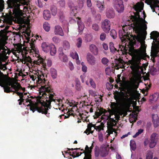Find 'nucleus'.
I'll return each instance as SVG.
<instances>
[{
	"label": "nucleus",
	"instance_id": "32",
	"mask_svg": "<svg viewBox=\"0 0 159 159\" xmlns=\"http://www.w3.org/2000/svg\"><path fill=\"white\" fill-rule=\"evenodd\" d=\"M114 126V123L109 121L107 123V130H110L112 132V131H115V129L113 128V127Z\"/></svg>",
	"mask_w": 159,
	"mask_h": 159
},
{
	"label": "nucleus",
	"instance_id": "54",
	"mask_svg": "<svg viewBox=\"0 0 159 159\" xmlns=\"http://www.w3.org/2000/svg\"><path fill=\"white\" fill-rule=\"evenodd\" d=\"M152 100L156 101L158 98V95L157 93H155L152 96Z\"/></svg>",
	"mask_w": 159,
	"mask_h": 159
},
{
	"label": "nucleus",
	"instance_id": "53",
	"mask_svg": "<svg viewBox=\"0 0 159 159\" xmlns=\"http://www.w3.org/2000/svg\"><path fill=\"white\" fill-rule=\"evenodd\" d=\"M75 153H76V155H73V154H70V156H72L73 157H78L79 156H80L82 153H83V152H77L76 151H75Z\"/></svg>",
	"mask_w": 159,
	"mask_h": 159
},
{
	"label": "nucleus",
	"instance_id": "19",
	"mask_svg": "<svg viewBox=\"0 0 159 159\" xmlns=\"http://www.w3.org/2000/svg\"><path fill=\"white\" fill-rule=\"evenodd\" d=\"M152 119L154 127H158L159 125V120L157 115L155 114H152Z\"/></svg>",
	"mask_w": 159,
	"mask_h": 159
},
{
	"label": "nucleus",
	"instance_id": "8",
	"mask_svg": "<svg viewBox=\"0 0 159 159\" xmlns=\"http://www.w3.org/2000/svg\"><path fill=\"white\" fill-rule=\"evenodd\" d=\"M27 47H24L22 49V47L20 46H18L16 48V50L18 53L21 52L23 54V57L24 61L25 62H31L32 61L31 57L28 56H26V54H28Z\"/></svg>",
	"mask_w": 159,
	"mask_h": 159
},
{
	"label": "nucleus",
	"instance_id": "25",
	"mask_svg": "<svg viewBox=\"0 0 159 159\" xmlns=\"http://www.w3.org/2000/svg\"><path fill=\"white\" fill-rule=\"evenodd\" d=\"M43 17L46 20H49L51 17L50 12L48 10H46L44 11L43 12Z\"/></svg>",
	"mask_w": 159,
	"mask_h": 159
},
{
	"label": "nucleus",
	"instance_id": "36",
	"mask_svg": "<svg viewBox=\"0 0 159 159\" xmlns=\"http://www.w3.org/2000/svg\"><path fill=\"white\" fill-rule=\"evenodd\" d=\"M50 10L52 12V15L53 16H55L57 13V9L56 6H51Z\"/></svg>",
	"mask_w": 159,
	"mask_h": 159
},
{
	"label": "nucleus",
	"instance_id": "47",
	"mask_svg": "<svg viewBox=\"0 0 159 159\" xmlns=\"http://www.w3.org/2000/svg\"><path fill=\"white\" fill-rule=\"evenodd\" d=\"M143 129H138V131L135 134L133 135V137L134 138L136 137L139 135V134H141L143 132Z\"/></svg>",
	"mask_w": 159,
	"mask_h": 159
},
{
	"label": "nucleus",
	"instance_id": "20",
	"mask_svg": "<svg viewBox=\"0 0 159 159\" xmlns=\"http://www.w3.org/2000/svg\"><path fill=\"white\" fill-rule=\"evenodd\" d=\"M54 33L55 34L61 36L64 35V33L61 27L59 25H56L55 27Z\"/></svg>",
	"mask_w": 159,
	"mask_h": 159
},
{
	"label": "nucleus",
	"instance_id": "13",
	"mask_svg": "<svg viewBox=\"0 0 159 159\" xmlns=\"http://www.w3.org/2000/svg\"><path fill=\"white\" fill-rule=\"evenodd\" d=\"M107 146L105 145L101 146L99 149L100 151V155L102 157H105L108 153V150Z\"/></svg>",
	"mask_w": 159,
	"mask_h": 159
},
{
	"label": "nucleus",
	"instance_id": "28",
	"mask_svg": "<svg viewBox=\"0 0 159 159\" xmlns=\"http://www.w3.org/2000/svg\"><path fill=\"white\" fill-rule=\"evenodd\" d=\"M50 71L51 76L53 79H55L57 77V71L56 70L53 68H51L50 69Z\"/></svg>",
	"mask_w": 159,
	"mask_h": 159
},
{
	"label": "nucleus",
	"instance_id": "50",
	"mask_svg": "<svg viewBox=\"0 0 159 159\" xmlns=\"http://www.w3.org/2000/svg\"><path fill=\"white\" fill-rule=\"evenodd\" d=\"M100 151L98 147H96L95 150V155L96 157H98L100 155Z\"/></svg>",
	"mask_w": 159,
	"mask_h": 159
},
{
	"label": "nucleus",
	"instance_id": "16",
	"mask_svg": "<svg viewBox=\"0 0 159 159\" xmlns=\"http://www.w3.org/2000/svg\"><path fill=\"white\" fill-rule=\"evenodd\" d=\"M87 59L88 62L92 65H94L96 63L95 57L90 53H88L87 56Z\"/></svg>",
	"mask_w": 159,
	"mask_h": 159
},
{
	"label": "nucleus",
	"instance_id": "2",
	"mask_svg": "<svg viewBox=\"0 0 159 159\" xmlns=\"http://www.w3.org/2000/svg\"><path fill=\"white\" fill-rule=\"evenodd\" d=\"M143 6L144 3L143 2L140 3L138 2L136 5L133 6V8L136 11L133 13L134 15H131L130 18L133 22V23L131 24V26L133 27L135 33H139L141 30L139 20L147 23L145 20L143 19V18L140 17L139 15V12H141L142 10L143 9Z\"/></svg>",
	"mask_w": 159,
	"mask_h": 159
},
{
	"label": "nucleus",
	"instance_id": "59",
	"mask_svg": "<svg viewBox=\"0 0 159 159\" xmlns=\"http://www.w3.org/2000/svg\"><path fill=\"white\" fill-rule=\"evenodd\" d=\"M89 83L91 86L93 88H95L96 85L94 81L92 79H89Z\"/></svg>",
	"mask_w": 159,
	"mask_h": 159
},
{
	"label": "nucleus",
	"instance_id": "52",
	"mask_svg": "<svg viewBox=\"0 0 159 159\" xmlns=\"http://www.w3.org/2000/svg\"><path fill=\"white\" fill-rule=\"evenodd\" d=\"M53 41L55 43H59L60 41V39L57 36H54L52 38Z\"/></svg>",
	"mask_w": 159,
	"mask_h": 159
},
{
	"label": "nucleus",
	"instance_id": "63",
	"mask_svg": "<svg viewBox=\"0 0 159 159\" xmlns=\"http://www.w3.org/2000/svg\"><path fill=\"white\" fill-rule=\"evenodd\" d=\"M69 65L70 70H73V69H74V67L73 66L72 63L70 61L69 63Z\"/></svg>",
	"mask_w": 159,
	"mask_h": 159
},
{
	"label": "nucleus",
	"instance_id": "12",
	"mask_svg": "<svg viewBox=\"0 0 159 159\" xmlns=\"http://www.w3.org/2000/svg\"><path fill=\"white\" fill-rule=\"evenodd\" d=\"M17 87V85L14 84H6L3 87L4 91L6 93H10V92H14V91L12 90V89H15Z\"/></svg>",
	"mask_w": 159,
	"mask_h": 159
},
{
	"label": "nucleus",
	"instance_id": "15",
	"mask_svg": "<svg viewBox=\"0 0 159 159\" xmlns=\"http://www.w3.org/2000/svg\"><path fill=\"white\" fill-rule=\"evenodd\" d=\"M13 6L14 8V12L17 15H21L22 13V10L20 9L21 4L17 2L14 3Z\"/></svg>",
	"mask_w": 159,
	"mask_h": 159
},
{
	"label": "nucleus",
	"instance_id": "42",
	"mask_svg": "<svg viewBox=\"0 0 159 159\" xmlns=\"http://www.w3.org/2000/svg\"><path fill=\"white\" fill-rule=\"evenodd\" d=\"M7 51V49L5 48V47H4V49L2 50V51L1 52V53L0 55L1 57H6L7 53L6 51Z\"/></svg>",
	"mask_w": 159,
	"mask_h": 159
},
{
	"label": "nucleus",
	"instance_id": "6",
	"mask_svg": "<svg viewBox=\"0 0 159 159\" xmlns=\"http://www.w3.org/2000/svg\"><path fill=\"white\" fill-rule=\"evenodd\" d=\"M150 35L151 39H154L158 45V47L152 48L151 56L152 58H154L157 57V54L159 52V33L154 31L151 32Z\"/></svg>",
	"mask_w": 159,
	"mask_h": 159
},
{
	"label": "nucleus",
	"instance_id": "34",
	"mask_svg": "<svg viewBox=\"0 0 159 159\" xmlns=\"http://www.w3.org/2000/svg\"><path fill=\"white\" fill-rule=\"evenodd\" d=\"M44 29L47 32H48L50 30V24L47 22L44 23L43 25Z\"/></svg>",
	"mask_w": 159,
	"mask_h": 159
},
{
	"label": "nucleus",
	"instance_id": "10",
	"mask_svg": "<svg viewBox=\"0 0 159 159\" xmlns=\"http://www.w3.org/2000/svg\"><path fill=\"white\" fill-rule=\"evenodd\" d=\"M101 28L106 33L109 32L111 29V22L108 19H106L101 22Z\"/></svg>",
	"mask_w": 159,
	"mask_h": 159
},
{
	"label": "nucleus",
	"instance_id": "33",
	"mask_svg": "<svg viewBox=\"0 0 159 159\" xmlns=\"http://www.w3.org/2000/svg\"><path fill=\"white\" fill-rule=\"evenodd\" d=\"M87 128L86 129L84 133H86L87 135H88L90 133V131L91 130V128L94 126V125L92 124H89L88 125Z\"/></svg>",
	"mask_w": 159,
	"mask_h": 159
},
{
	"label": "nucleus",
	"instance_id": "3",
	"mask_svg": "<svg viewBox=\"0 0 159 159\" xmlns=\"http://www.w3.org/2000/svg\"><path fill=\"white\" fill-rule=\"evenodd\" d=\"M127 26H124L123 27V30H120L119 32V37L122 42L125 43L127 42V40L129 41V43L131 47H133L134 45L136 44L135 39L140 42L142 40V37L139 36H133L131 33L128 31V29Z\"/></svg>",
	"mask_w": 159,
	"mask_h": 159
},
{
	"label": "nucleus",
	"instance_id": "17",
	"mask_svg": "<svg viewBox=\"0 0 159 159\" xmlns=\"http://www.w3.org/2000/svg\"><path fill=\"white\" fill-rule=\"evenodd\" d=\"M51 44L48 43L43 42L41 45L42 50L45 52H49L50 50Z\"/></svg>",
	"mask_w": 159,
	"mask_h": 159
},
{
	"label": "nucleus",
	"instance_id": "48",
	"mask_svg": "<svg viewBox=\"0 0 159 159\" xmlns=\"http://www.w3.org/2000/svg\"><path fill=\"white\" fill-rule=\"evenodd\" d=\"M92 28L96 31H98L99 29V25L96 24H94L92 25Z\"/></svg>",
	"mask_w": 159,
	"mask_h": 159
},
{
	"label": "nucleus",
	"instance_id": "30",
	"mask_svg": "<svg viewBox=\"0 0 159 159\" xmlns=\"http://www.w3.org/2000/svg\"><path fill=\"white\" fill-rule=\"evenodd\" d=\"M140 23V27L141 30L140 31L139 33H136V34H139L141 31V29H143L144 30H146L147 29V25L146 23H147V22L145 23L144 22H142L141 20H139Z\"/></svg>",
	"mask_w": 159,
	"mask_h": 159
},
{
	"label": "nucleus",
	"instance_id": "56",
	"mask_svg": "<svg viewBox=\"0 0 159 159\" xmlns=\"http://www.w3.org/2000/svg\"><path fill=\"white\" fill-rule=\"evenodd\" d=\"M93 127H94V129L99 132H100L102 129V127L101 125L96 126L94 125V126Z\"/></svg>",
	"mask_w": 159,
	"mask_h": 159
},
{
	"label": "nucleus",
	"instance_id": "9",
	"mask_svg": "<svg viewBox=\"0 0 159 159\" xmlns=\"http://www.w3.org/2000/svg\"><path fill=\"white\" fill-rule=\"evenodd\" d=\"M146 55V54L144 52H139L138 55L136 56L135 63H133L132 66H130L131 69L132 70H134L136 67L137 65L140 64L141 60L144 58Z\"/></svg>",
	"mask_w": 159,
	"mask_h": 159
},
{
	"label": "nucleus",
	"instance_id": "45",
	"mask_svg": "<svg viewBox=\"0 0 159 159\" xmlns=\"http://www.w3.org/2000/svg\"><path fill=\"white\" fill-rule=\"evenodd\" d=\"M77 41L76 46L78 48H79L81 46L82 40L81 38H79L77 39Z\"/></svg>",
	"mask_w": 159,
	"mask_h": 159
},
{
	"label": "nucleus",
	"instance_id": "11",
	"mask_svg": "<svg viewBox=\"0 0 159 159\" xmlns=\"http://www.w3.org/2000/svg\"><path fill=\"white\" fill-rule=\"evenodd\" d=\"M148 4L150 5L153 12L155 11V8H158L159 10V1L158 0H146ZM159 15V13L158 14Z\"/></svg>",
	"mask_w": 159,
	"mask_h": 159
},
{
	"label": "nucleus",
	"instance_id": "31",
	"mask_svg": "<svg viewBox=\"0 0 159 159\" xmlns=\"http://www.w3.org/2000/svg\"><path fill=\"white\" fill-rule=\"evenodd\" d=\"M50 52L51 55L54 56L56 52V49L55 45L53 44H51V47L50 48Z\"/></svg>",
	"mask_w": 159,
	"mask_h": 159
},
{
	"label": "nucleus",
	"instance_id": "57",
	"mask_svg": "<svg viewBox=\"0 0 159 159\" xmlns=\"http://www.w3.org/2000/svg\"><path fill=\"white\" fill-rule=\"evenodd\" d=\"M106 86L108 89L110 90L113 88V85L110 83H107L106 84Z\"/></svg>",
	"mask_w": 159,
	"mask_h": 159
},
{
	"label": "nucleus",
	"instance_id": "22",
	"mask_svg": "<svg viewBox=\"0 0 159 159\" xmlns=\"http://www.w3.org/2000/svg\"><path fill=\"white\" fill-rule=\"evenodd\" d=\"M127 93L130 96V98H128V95H127L126 97L127 98L128 100H132L133 99V98L135 97V95L134 91L132 88H130V89L128 90Z\"/></svg>",
	"mask_w": 159,
	"mask_h": 159
},
{
	"label": "nucleus",
	"instance_id": "21",
	"mask_svg": "<svg viewBox=\"0 0 159 159\" xmlns=\"http://www.w3.org/2000/svg\"><path fill=\"white\" fill-rule=\"evenodd\" d=\"M89 49L90 52L94 55H97L98 53V49L96 46L93 44H91L89 46Z\"/></svg>",
	"mask_w": 159,
	"mask_h": 159
},
{
	"label": "nucleus",
	"instance_id": "39",
	"mask_svg": "<svg viewBox=\"0 0 159 159\" xmlns=\"http://www.w3.org/2000/svg\"><path fill=\"white\" fill-rule=\"evenodd\" d=\"M70 47V44L68 41H64L63 42V47L65 50L69 49Z\"/></svg>",
	"mask_w": 159,
	"mask_h": 159
},
{
	"label": "nucleus",
	"instance_id": "38",
	"mask_svg": "<svg viewBox=\"0 0 159 159\" xmlns=\"http://www.w3.org/2000/svg\"><path fill=\"white\" fill-rule=\"evenodd\" d=\"M110 35L114 39H116L117 37V33L116 31L112 29L110 31Z\"/></svg>",
	"mask_w": 159,
	"mask_h": 159
},
{
	"label": "nucleus",
	"instance_id": "23",
	"mask_svg": "<svg viewBox=\"0 0 159 159\" xmlns=\"http://www.w3.org/2000/svg\"><path fill=\"white\" fill-rule=\"evenodd\" d=\"M85 150H84L83 149H81V150L83 151V153H84L85 156H89V157H91V150H90L89 148V147L88 145H86Z\"/></svg>",
	"mask_w": 159,
	"mask_h": 159
},
{
	"label": "nucleus",
	"instance_id": "60",
	"mask_svg": "<svg viewBox=\"0 0 159 159\" xmlns=\"http://www.w3.org/2000/svg\"><path fill=\"white\" fill-rule=\"evenodd\" d=\"M59 4L61 7H63L65 6V2L64 0H61L59 1Z\"/></svg>",
	"mask_w": 159,
	"mask_h": 159
},
{
	"label": "nucleus",
	"instance_id": "1",
	"mask_svg": "<svg viewBox=\"0 0 159 159\" xmlns=\"http://www.w3.org/2000/svg\"><path fill=\"white\" fill-rule=\"evenodd\" d=\"M48 96V100L46 99L45 101L44 100H43V97L45 99L47 98L45 95L42 96V93L41 94H39V98L37 99V102L38 103L41 104V106L40 107H38L35 103H33L31 100L29 99V98H26V102L30 103V110L32 111L33 112L37 110L38 112L45 114L47 116L49 117L50 114L48 113V110L49 108L50 109L51 107V102L52 101L55 102V99L53 98L54 97L53 94L49 93Z\"/></svg>",
	"mask_w": 159,
	"mask_h": 159
},
{
	"label": "nucleus",
	"instance_id": "44",
	"mask_svg": "<svg viewBox=\"0 0 159 159\" xmlns=\"http://www.w3.org/2000/svg\"><path fill=\"white\" fill-rule=\"evenodd\" d=\"M70 56L74 59H76L79 58L78 55L76 52H75V53L71 52L70 54Z\"/></svg>",
	"mask_w": 159,
	"mask_h": 159
},
{
	"label": "nucleus",
	"instance_id": "29",
	"mask_svg": "<svg viewBox=\"0 0 159 159\" xmlns=\"http://www.w3.org/2000/svg\"><path fill=\"white\" fill-rule=\"evenodd\" d=\"M44 60L45 61L44 62L46 63H44V64H46V65H43V64L42 63H40V64L42 65L44 69H46L47 66L48 67H50L52 65V62L51 60L50 59H48L47 60H45L44 59Z\"/></svg>",
	"mask_w": 159,
	"mask_h": 159
},
{
	"label": "nucleus",
	"instance_id": "24",
	"mask_svg": "<svg viewBox=\"0 0 159 159\" xmlns=\"http://www.w3.org/2000/svg\"><path fill=\"white\" fill-rule=\"evenodd\" d=\"M17 94L20 98L18 100V101H19V104L21 105L22 102H24L25 100V97L24 96V95L23 93L17 92Z\"/></svg>",
	"mask_w": 159,
	"mask_h": 159
},
{
	"label": "nucleus",
	"instance_id": "18",
	"mask_svg": "<svg viewBox=\"0 0 159 159\" xmlns=\"http://www.w3.org/2000/svg\"><path fill=\"white\" fill-rule=\"evenodd\" d=\"M107 17L109 19L113 18L115 16L114 11L112 8L107 9L106 13Z\"/></svg>",
	"mask_w": 159,
	"mask_h": 159
},
{
	"label": "nucleus",
	"instance_id": "41",
	"mask_svg": "<svg viewBox=\"0 0 159 159\" xmlns=\"http://www.w3.org/2000/svg\"><path fill=\"white\" fill-rule=\"evenodd\" d=\"M153 157V153L151 151H148L146 159H152Z\"/></svg>",
	"mask_w": 159,
	"mask_h": 159
},
{
	"label": "nucleus",
	"instance_id": "35",
	"mask_svg": "<svg viewBox=\"0 0 159 159\" xmlns=\"http://www.w3.org/2000/svg\"><path fill=\"white\" fill-rule=\"evenodd\" d=\"M75 88L76 90L79 91H81L83 88L80 85V83L79 81H77L75 84Z\"/></svg>",
	"mask_w": 159,
	"mask_h": 159
},
{
	"label": "nucleus",
	"instance_id": "14",
	"mask_svg": "<svg viewBox=\"0 0 159 159\" xmlns=\"http://www.w3.org/2000/svg\"><path fill=\"white\" fill-rule=\"evenodd\" d=\"M9 26H7L4 29L1 30L0 37L3 40H7L8 39L7 34L9 31L7 30L9 29Z\"/></svg>",
	"mask_w": 159,
	"mask_h": 159
},
{
	"label": "nucleus",
	"instance_id": "4",
	"mask_svg": "<svg viewBox=\"0 0 159 159\" xmlns=\"http://www.w3.org/2000/svg\"><path fill=\"white\" fill-rule=\"evenodd\" d=\"M41 74L42 75H39V73L38 74L39 75L38 76V80H36L38 84H39L41 85V87L39 88V93L40 94L42 93V96L45 95L47 98H48L46 92L48 93L49 94L51 93V90L52 89L49 82L47 80H46L44 78L45 74L42 73Z\"/></svg>",
	"mask_w": 159,
	"mask_h": 159
},
{
	"label": "nucleus",
	"instance_id": "51",
	"mask_svg": "<svg viewBox=\"0 0 159 159\" xmlns=\"http://www.w3.org/2000/svg\"><path fill=\"white\" fill-rule=\"evenodd\" d=\"M106 34L104 33H102L100 35V39L102 41H104L106 38Z\"/></svg>",
	"mask_w": 159,
	"mask_h": 159
},
{
	"label": "nucleus",
	"instance_id": "27",
	"mask_svg": "<svg viewBox=\"0 0 159 159\" xmlns=\"http://www.w3.org/2000/svg\"><path fill=\"white\" fill-rule=\"evenodd\" d=\"M77 24L78 26L79 31V33L80 34L82 33L84 29V26L83 23L80 21H78Z\"/></svg>",
	"mask_w": 159,
	"mask_h": 159
},
{
	"label": "nucleus",
	"instance_id": "7",
	"mask_svg": "<svg viewBox=\"0 0 159 159\" xmlns=\"http://www.w3.org/2000/svg\"><path fill=\"white\" fill-rule=\"evenodd\" d=\"M112 4L114 8L118 12L120 13L123 12L124 6L122 0H113Z\"/></svg>",
	"mask_w": 159,
	"mask_h": 159
},
{
	"label": "nucleus",
	"instance_id": "40",
	"mask_svg": "<svg viewBox=\"0 0 159 159\" xmlns=\"http://www.w3.org/2000/svg\"><path fill=\"white\" fill-rule=\"evenodd\" d=\"M156 142H155V140H153V139H150V142L149 144V146L151 148H153L156 145Z\"/></svg>",
	"mask_w": 159,
	"mask_h": 159
},
{
	"label": "nucleus",
	"instance_id": "43",
	"mask_svg": "<svg viewBox=\"0 0 159 159\" xmlns=\"http://www.w3.org/2000/svg\"><path fill=\"white\" fill-rule=\"evenodd\" d=\"M78 5L77 7L80 9H81L84 6V2L83 0H78L77 1Z\"/></svg>",
	"mask_w": 159,
	"mask_h": 159
},
{
	"label": "nucleus",
	"instance_id": "46",
	"mask_svg": "<svg viewBox=\"0 0 159 159\" xmlns=\"http://www.w3.org/2000/svg\"><path fill=\"white\" fill-rule=\"evenodd\" d=\"M92 35L90 34H87L85 37V39L86 41L88 42H90L93 39Z\"/></svg>",
	"mask_w": 159,
	"mask_h": 159
},
{
	"label": "nucleus",
	"instance_id": "49",
	"mask_svg": "<svg viewBox=\"0 0 159 159\" xmlns=\"http://www.w3.org/2000/svg\"><path fill=\"white\" fill-rule=\"evenodd\" d=\"M129 54L131 56L134 55L135 54V49L133 48H129L128 50Z\"/></svg>",
	"mask_w": 159,
	"mask_h": 159
},
{
	"label": "nucleus",
	"instance_id": "5",
	"mask_svg": "<svg viewBox=\"0 0 159 159\" xmlns=\"http://www.w3.org/2000/svg\"><path fill=\"white\" fill-rule=\"evenodd\" d=\"M36 42L35 40L34 39H32L31 41H30V39H28L27 41L28 43L30 44V48H31V50H33L35 53V56L37 57V59L35 60L34 61V64L36 65H40V63L43 64V65H46L44 64L46 63L44 62L45 61L43 58L41 57L39 54H38L39 51L36 48H35V42Z\"/></svg>",
	"mask_w": 159,
	"mask_h": 159
},
{
	"label": "nucleus",
	"instance_id": "58",
	"mask_svg": "<svg viewBox=\"0 0 159 159\" xmlns=\"http://www.w3.org/2000/svg\"><path fill=\"white\" fill-rule=\"evenodd\" d=\"M108 61V59L105 57L103 58L102 60V63L104 65L107 64Z\"/></svg>",
	"mask_w": 159,
	"mask_h": 159
},
{
	"label": "nucleus",
	"instance_id": "64",
	"mask_svg": "<svg viewBox=\"0 0 159 159\" xmlns=\"http://www.w3.org/2000/svg\"><path fill=\"white\" fill-rule=\"evenodd\" d=\"M132 86L134 88V89H137L138 87V85H136L135 84V81L134 80L132 82Z\"/></svg>",
	"mask_w": 159,
	"mask_h": 159
},
{
	"label": "nucleus",
	"instance_id": "26",
	"mask_svg": "<svg viewBox=\"0 0 159 159\" xmlns=\"http://www.w3.org/2000/svg\"><path fill=\"white\" fill-rule=\"evenodd\" d=\"M96 4L97 7L99 8L100 11H102L104 9V2H101L98 1L96 2Z\"/></svg>",
	"mask_w": 159,
	"mask_h": 159
},
{
	"label": "nucleus",
	"instance_id": "37",
	"mask_svg": "<svg viewBox=\"0 0 159 159\" xmlns=\"http://www.w3.org/2000/svg\"><path fill=\"white\" fill-rule=\"evenodd\" d=\"M117 106L118 104L117 103L115 102H111L110 107L113 111H116V110Z\"/></svg>",
	"mask_w": 159,
	"mask_h": 159
},
{
	"label": "nucleus",
	"instance_id": "55",
	"mask_svg": "<svg viewBox=\"0 0 159 159\" xmlns=\"http://www.w3.org/2000/svg\"><path fill=\"white\" fill-rule=\"evenodd\" d=\"M98 110L101 115H102L103 114H105L107 112V111L103 108H101L100 109H98Z\"/></svg>",
	"mask_w": 159,
	"mask_h": 159
},
{
	"label": "nucleus",
	"instance_id": "61",
	"mask_svg": "<svg viewBox=\"0 0 159 159\" xmlns=\"http://www.w3.org/2000/svg\"><path fill=\"white\" fill-rule=\"evenodd\" d=\"M98 139L99 141L100 142L103 141V135L102 133H99L98 134Z\"/></svg>",
	"mask_w": 159,
	"mask_h": 159
},
{
	"label": "nucleus",
	"instance_id": "62",
	"mask_svg": "<svg viewBox=\"0 0 159 159\" xmlns=\"http://www.w3.org/2000/svg\"><path fill=\"white\" fill-rule=\"evenodd\" d=\"M110 52L112 53H114L116 52V51H119V49L117 50L116 48L114 46L113 47H112L111 48H110Z\"/></svg>",
	"mask_w": 159,
	"mask_h": 159
}]
</instances>
